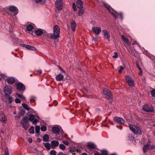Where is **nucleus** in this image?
I'll use <instances>...</instances> for the list:
<instances>
[{
    "instance_id": "f8f14e48",
    "label": "nucleus",
    "mask_w": 155,
    "mask_h": 155,
    "mask_svg": "<svg viewBox=\"0 0 155 155\" xmlns=\"http://www.w3.org/2000/svg\"><path fill=\"white\" fill-rule=\"evenodd\" d=\"M9 10L11 12H12L14 15H16L18 12L17 8L14 6H10L9 8Z\"/></svg>"
},
{
    "instance_id": "79ce46f5",
    "label": "nucleus",
    "mask_w": 155,
    "mask_h": 155,
    "mask_svg": "<svg viewBox=\"0 0 155 155\" xmlns=\"http://www.w3.org/2000/svg\"><path fill=\"white\" fill-rule=\"evenodd\" d=\"M35 97H31L30 98V101L31 102H34L35 101Z\"/></svg>"
},
{
    "instance_id": "7c9ffc66",
    "label": "nucleus",
    "mask_w": 155,
    "mask_h": 155,
    "mask_svg": "<svg viewBox=\"0 0 155 155\" xmlns=\"http://www.w3.org/2000/svg\"><path fill=\"white\" fill-rule=\"evenodd\" d=\"M29 133L31 134H34V127L33 126L31 127L29 130Z\"/></svg>"
},
{
    "instance_id": "2eb2a0df",
    "label": "nucleus",
    "mask_w": 155,
    "mask_h": 155,
    "mask_svg": "<svg viewBox=\"0 0 155 155\" xmlns=\"http://www.w3.org/2000/svg\"><path fill=\"white\" fill-rule=\"evenodd\" d=\"M51 147L53 149H54L58 147L59 144V143L58 141L56 140H52L51 142Z\"/></svg>"
},
{
    "instance_id": "680f3d73",
    "label": "nucleus",
    "mask_w": 155,
    "mask_h": 155,
    "mask_svg": "<svg viewBox=\"0 0 155 155\" xmlns=\"http://www.w3.org/2000/svg\"><path fill=\"white\" fill-rule=\"evenodd\" d=\"M42 0H35V2L37 3L41 2Z\"/></svg>"
},
{
    "instance_id": "5701e85b",
    "label": "nucleus",
    "mask_w": 155,
    "mask_h": 155,
    "mask_svg": "<svg viewBox=\"0 0 155 155\" xmlns=\"http://www.w3.org/2000/svg\"><path fill=\"white\" fill-rule=\"evenodd\" d=\"M87 147L91 149L95 148L96 147V145L94 143L89 142L88 143L87 145Z\"/></svg>"
},
{
    "instance_id": "20e7f679",
    "label": "nucleus",
    "mask_w": 155,
    "mask_h": 155,
    "mask_svg": "<svg viewBox=\"0 0 155 155\" xmlns=\"http://www.w3.org/2000/svg\"><path fill=\"white\" fill-rule=\"evenodd\" d=\"M35 27V26L34 24L30 23L28 24L26 27V31L32 35H33L32 30Z\"/></svg>"
},
{
    "instance_id": "412c9836",
    "label": "nucleus",
    "mask_w": 155,
    "mask_h": 155,
    "mask_svg": "<svg viewBox=\"0 0 155 155\" xmlns=\"http://www.w3.org/2000/svg\"><path fill=\"white\" fill-rule=\"evenodd\" d=\"M35 135L37 137H38L40 135V127L39 126H37L35 127Z\"/></svg>"
},
{
    "instance_id": "a19ab883",
    "label": "nucleus",
    "mask_w": 155,
    "mask_h": 155,
    "mask_svg": "<svg viewBox=\"0 0 155 155\" xmlns=\"http://www.w3.org/2000/svg\"><path fill=\"white\" fill-rule=\"evenodd\" d=\"M104 5L106 7L109 12H110V8L107 4L104 3Z\"/></svg>"
},
{
    "instance_id": "0e129e2a",
    "label": "nucleus",
    "mask_w": 155,
    "mask_h": 155,
    "mask_svg": "<svg viewBox=\"0 0 155 155\" xmlns=\"http://www.w3.org/2000/svg\"><path fill=\"white\" fill-rule=\"evenodd\" d=\"M129 137V138L131 140H134V137L132 135L130 137Z\"/></svg>"
},
{
    "instance_id": "a18cd8bd",
    "label": "nucleus",
    "mask_w": 155,
    "mask_h": 155,
    "mask_svg": "<svg viewBox=\"0 0 155 155\" xmlns=\"http://www.w3.org/2000/svg\"><path fill=\"white\" fill-rule=\"evenodd\" d=\"M36 73L37 74L40 75L42 73V71L41 70H37L36 71Z\"/></svg>"
},
{
    "instance_id": "9d476101",
    "label": "nucleus",
    "mask_w": 155,
    "mask_h": 155,
    "mask_svg": "<svg viewBox=\"0 0 155 155\" xmlns=\"http://www.w3.org/2000/svg\"><path fill=\"white\" fill-rule=\"evenodd\" d=\"M103 94L106 98H109L112 97L110 91L106 88L104 89Z\"/></svg>"
},
{
    "instance_id": "37998d69",
    "label": "nucleus",
    "mask_w": 155,
    "mask_h": 155,
    "mask_svg": "<svg viewBox=\"0 0 155 155\" xmlns=\"http://www.w3.org/2000/svg\"><path fill=\"white\" fill-rule=\"evenodd\" d=\"M72 7L73 9V10L74 11L76 12L77 11V9L76 7V4L74 3H73Z\"/></svg>"
},
{
    "instance_id": "c756f323",
    "label": "nucleus",
    "mask_w": 155,
    "mask_h": 155,
    "mask_svg": "<svg viewBox=\"0 0 155 155\" xmlns=\"http://www.w3.org/2000/svg\"><path fill=\"white\" fill-rule=\"evenodd\" d=\"M23 127L25 129H27L29 125L28 123H21Z\"/></svg>"
},
{
    "instance_id": "b1692460",
    "label": "nucleus",
    "mask_w": 155,
    "mask_h": 155,
    "mask_svg": "<svg viewBox=\"0 0 155 155\" xmlns=\"http://www.w3.org/2000/svg\"><path fill=\"white\" fill-rule=\"evenodd\" d=\"M64 78V76L61 74H59L56 77V79L57 81H62Z\"/></svg>"
},
{
    "instance_id": "e433bc0d",
    "label": "nucleus",
    "mask_w": 155,
    "mask_h": 155,
    "mask_svg": "<svg viewBox=\"0 0 155 155\" xmlns=\"http://www.w3.org/2000/svg\"><path fill=\"white\" fill-rule=\"evenodd\" d=\"M101 151L102 154H101V155H107L108 152L106 150H102Z\"/></svg>"
},
{
    "instance_id": "e2e57ef3",
    "label": "nucleus",
    "mask_w": 155,
    "mask_h": 155,
    "mask_svg": "<svg viewBox=\"0 0 155 155\" xmlns=\"http://www.w3.org/2000/svg\"><path fill=\"white\" fill-rule=\"evenodd\" d=\"M64 154L63 153L61 152H59V153L57 155H64Z\"/></svg>"
},
{
    "instance_id": "f3484780",
    "label": "nucleus",
    "mask_w": 155,
    "mask_h": 155,
    "mask_svg": "<svg viewBox=\"0 0 155 155\" xmlns=\"http://www.w3.org/2000/svg\"><path fill=\"white\" fill-rule=\"evenodd\" d=\"M52 130L54 134L58 135L59 134L60 129L58 127L55 126L52 127Z\"/></svg>"
},
{
    "instance_id": "393cba45",
    "label": "nucleus",
    "mask_w": 155,
    "mask_h": 155,
    "mask_svg": "<svg viewBox=\"0 0 155 155\" xmlns=\"http://www.w3.org/2000/svg\"><path fill=\"white\" fill-rule=\"evenodd\" d=\"M7 81L8 83L12 84L14 83L15 80L13 78L10 77L7 79Z\"/></svg>"
},
{
    "instance_id": "bb28decb",
    "label": "nucleus",
    "mask_w": 155,
    "mask_h": 155,
    "mask_svg": "<svg viewBox=\"0 0 155 155\" xmlns=\"http://www.w3.org/2000/svg\"><path fill=\"white\" fill-rule=\"evenodd\" d=\"M150 148V146L149 144H146L144 145L143 147V150L144 153H145L146 150H149Z\"/></svg>"
},
{
    "instance_id": "7ed1b4c3",
    "label": "nucleus",
    "mask_w": 155,
    "mask_h": 155,
    "mask_svg": "<svg viewBox=\"0 0 155 155\" xmlns=\"http://www.w3.org/2000/svg\"><path fill=\"white\" fill-rule=\"evenodd\" d=\"M28 116H29V120L31 121L33 124L36 125L37 123L39 122V120H37V118L40 119L39 117L37 115L35 116L33 114H31Z\"/></svg>"
},
{
    "instance_id": "052dcab7",
    "label": "nucleus",
    "mask_w": 155,
    "mask_h": 155,
    "mask_svg": "<svg viewBox=\"0 0 155 155\" xmlns=\"http://www.w3.org/2000/svg\"><path fill=\"white\" fill-rule=\"evenodd\" d=\"M28 140L29 142L30 143H31L32 141V140L31 138H28Z\"/></svg>"
},
{
    "instance_id": "bf43d9fd",
    "label": "nucleus",
    "mask_w": 155,
    "mask_h": 155,
    "mask_svg": "<svg viewBox=\"0 0 155 155\" xmlns=\"http://www.w3.org/2000/svg\"><path fill=\"white\" fill-rule=\"evenodd\" d=\"M137 65V67L140 70H141V69L140 68V67L139 65L137 64H136Z\"/></svg>"
},
{
    "instance_id": "4c0bfd02",
    "label": "nucleus",
    "mask_w": 155,
    "mask_h": 155,
    "mask_svg": "<svg viewBox=\"0 0 155 155\" xmlns=\"http://www.w3.org/2000/svg\"><path fill=\"white\" fill-rule=\"evenodd\" d=\"M50 153L51 155H56V152L55 150H51L50 151Z\"/></svg>"
},
{
    "instance_id": "ea45409f",
    "label": "nucleus",
    "mask_w": 155,
    "mask_h": 155,
    "mask_svg": "<svg viewBox=\"0 0 155 155\" xmlns=\"http://www.w3.org/2000/svg\"><path fill=\"white\" fill-rule=\"evenodd\" d=\"M47 128L45 126H42L41 127V130L42 131H46Z\"/></svg>"
},
{
    "instance_id": "c03bdc74",
    "label": "nucleus",
    "mask_w": 155,
    "mask_h": 155,
    "mask_svg": "<svg viewBox=\"0 0 155 155\" xmlns=\"http://www.w3.org/2000/svg\"><path fill=\"white\" fill-rule=\"evenodd\" d=\"M151 94L153 97H155V90L152 91L151 92Z\"/></svg>"
},
{
    "instance_id": "c9c22d12",
    "label": "nucleus",
    "mask_w": 155,
    "mask_h": 155,
    "mask_svg": "<svg viewBox=\"0 0 155 155\" xmlns=\"http://www.w3.org/2000/svg\"><path fill=\"white\" fill-rule=\"evenodd\" d=\"M0 120L3 123H6L7 121V118L4 117H2Z\"/></svg>"
},
{
    "instance_id": "f03ea898",
    "label": "nucleus",
    "mask_w": 155,
    "mask_h": 155,
    "mask_svg": "<svg viewBox=\"0 0 155 155\" xmlns=\"http://www.w3.org/2000/svg\"><path fill=\"white\" fill-rule=\"evenodd\" d=\"M129 127L130 130L135 134L137 135H141L142 132L138 126L129 124Z\"/></svg>"
},
{
    "instance_id": "ddd939ff",
    "label": "nucleus",
    "mask_w": 155,
    "mask_h": 155,
    "mask_svg": "<svg viewBox=\"0 0 155 155\" xmlns=\"http://www.w3.org/2000/svg\"><path fill=\"white\" fill-rule=\"evenodd\" d=\"M4 92L5 95H10L12 94V91L11 88L8 86L5 87Z\"/></svg>"
},
{
    "instance_id": "39448f33",
    "label": "nucleus",
    "mask_w": 155,
    "mask_h": 155,
    "mask_svg": "<svg viewBox=\"0 0 155 155\" xmlns=\"http://www.w3.org/2000/svg\"><path fill=\"white\" fill-rule=\"evenodd\" d=\"M55 6L58 10H61L63 7V3L62 0H56Z\"/></svg>"
},
{
    "instance_id": "a211bd4d",
    "label": "nucleus",
    "mask_w": 155,
    "mask_h": 155,
    "mask_svg": "<svg viewBox=\"0 0 155 155\" xmlns=\"http://www.w3.org/2000/svg\"><path fill=\"white\" fill-rule=\"evenodd\" d=\"M76 6L78 8L81 9L83 8V2L81 0H78L76 2Z\"/></svg>"
},
{
    "instance_id": "49530a36",
    "label": "nucleus",
    "mask_w": 155,
    "mask_h": 155,
    "mask_svg": "<svg viewBox=\"0 0 155 155\" xmlns=\"http://www.w3.org/2000/svg\"><path fill=\"white\" fill-rule=\"evenodd\" d=\"M62 142L65 145H68L69 144V143L66 140H63Z\"/></svg>"
},
{
    "instance_id": "6e6552de",
    "label": "nucleus",
    "mask_w": 155,
    "mask_h": 155,
    "mask_svg": "<svg viewBox=\"0 0 155 155\" xmlns=\"http://www.w3.org/2000/svg\"><path fill=\"white\" fill-rule=\"evenodd\" d=\"M143 109L145 111L147 112H152L153 110V109L150 104H145L144 105Z\"/></svg>"
},
{
    "instance_id": "dca6fc26",
    "label": "nucleus",
    "mask_w": 155,
    "mask_h": 155,
    "mask_svg": "<svg viewBox=\"0 0 155 155\" xmlns=\"http://www.w3.org/2000/svg\"><path fill=\"white\" fill-rule=\"evenodd\" d=\"M17 87L19 91H23L25 90V87L22 83H18L17 84Z\"/></svg>"
},
{
    "instance_id": "3c124183",
    "label": "nucleus",
    "mask_w": 155,
    "mask_h": 155,
    "mask_svg": "<svg viewBox=\"0 0 155 155\" xmlns=\"http://www.w3.org/2000/svg\"><path fill=\"white\" fill-rule=\"evenodd\" d=\"M29 50L34 51L36 50L37 49L35 47L31 46V47H30Z\"/></svg>"
},
{
    "instance_id": "8fccbe9b",
    "label": "nucleus",
    "mask_w": 155,
    "mask_h": 155,
    "mask_svg": "<svg viewBox=\"0 0 155 155\" xmlns=\"http://www.w3.org/2000/svg\"><path fill=\"white\" fill-rule=\"evenodd\" d=\"M15 102L17 103H21V100L18 98H16L15 99Z\"/></svg>"
},
{
    "instance_id": "a878e982",
    "label": "nucleus",
    "mask_w": 155,
    "mask_h": 155,
    "mask_svg": "<svg viewBox=\"0 0 155 155\" xmlns=\"http://www.w3.org/2000/svg\"><path fill=\"white\" fill-rule=\"evenodd\" d=\"M49 137L48 135L45 134L43 136V140L45 142H48L49 141Z\"/></svg>"
},
{
    "instance_id": "0eeeda50",
    "label": "nucleus",
    "mask_w": 155,
    "mask_h": 155,
    "mask_svg": "<svg viewBox=\"0 0 155 155\" xmlns=\"http://www.w3.org/2000/svg\"><path fill=\"white\" fill-rule=\"evenodd\" d=\"M3 100L5 102L10 104L13 101V98L9 95H5L2 98Z\"/></svg>"
},
{
    "instance_id": "cd10ccee",
    "label": "nucleus",
    "mask_w": 155,
    "mask_h": 155,
    "mask_svg": "<svg viewBox=\"0 0 155 155\" xmlns=\"http://www.w3.org/2000/svg\"><path fill=\"white\" fill-rule=\"evenodd\" d=\"M44 146L47 150H49L51 147V143L50 144L48 143H47L45 144Z\"/></svg>"
},
{
    "instance_id": "4be33fe9",
    "label": "nucleus",
    "mask_w": 155,
    "mask_h": 155,
    "mask_svg": "<svg viewBox=\"0 0 155 155\" xmlns=\"http://www.w3.org/2000/svg\"><path fill=\"white\" fill-rule=\"evenodd\" d=\"M71 28L73 31H75L76 29V24L75 21H73L71 22Z\"/></svg>"
},
{
    "instance_id": "864d4df0",
    "label": "nucleus",
    "mask_w": 155,
    "mask_h": 155,
    "mask_svg": "<svg viewBox=\"0 0 155 155\" xmlns=\"http://www.w3.org/2000/svg\"><path fill=\"white\" fill-rule=\"evenodd\" d=\"M117 14H118V15H120V18L121 19H123V14L121 12H120L119 13H117Z\"/></svg>"
},
{
    "instance_id": "423d86ee",
    "label": "nucleus",
    "mask_w": 155,
    "mask_h": 155,
    "mask_svg": "<svg viewBox=\"0 0 155 155\" xmlns=\"http://www.w3.org/2000/svg\"><path fill=\"white\" fill-rule=\"evenodd\" d=\"M125 79L129 86L133 87L134 85V81L130 77L127 76L125 77Z\"/></svg>"
},
{
    "instance_id": "f704fd0d",
    "label": "nucleus",
    "mask_w": 155,
    "mask_h": 155,
    "mask_svg": "<svg viewBox=\"0 0 155 155\" xmlns=\"http://www.w3.org/2000/svg\"><path fill=\"white\" fill-rule=\"evenodd\" d=\"M16 94L18 97L21 98V99H24V100L25 99V97L23 95L20 94H17V93Z\"/></svg>"
},
{
    "instance_id": "603ef678",
    "label": "nucleus",
    "mask_w": 155,
    "mask_h": 155,
    "mask_svg": "<svg viewBox=\"0 0 155 155\" xmlns=\"http://www.w3.org/2000/svg\"><path fill=\"white\" fill-rule=\"evenodd\" d=\"M116 19H117L118 18V17L114 13H112V12H111L110 11L109 12Z\"/></svg>"
},
{
    "instance_id": "aec40b11",
    "label": "nucleus",
    "mask_w": 155,
    "mask_h": 155,
    "mask_svg": "<svg viewBox=\"0 0 155 155\" xmlns=\"http://www.w3.org/2000/svg\"><path fill=\"white\" fill-rule=\"evenodd\" d=\"M102 33L104 36L106 37L108 40L110 41V35L108 31L104 29L102 31Z\"/></svg>"
},
{
    "instance_id": "6ab92c4d",
    "label": "nucleus",
    "mask_w": 155,
    "mask_h": 155,
    "mask_svg": "<svg viewBox=\"0 0 155 155\" xmlns=\"http://www.w3.org/2000/svg\"><path fill=\"white\" fill-rule=\"evenodd\" d=\"M22 106L25 109L31 112L32 113H33L34 112V110L31 108L29 107L27 104L25 103H22Z\"/></svg>"
},
{
    "instance_id": "72a5a7b5",
    "label": "nucleus",
    "mask_w": 155,
    "mask_h": 155,
    "mask_svg": "<svg viewBox=\"0 0 155 155\" xmlns=\"http://www.w3.org/2000/svg\"><path fill=\"white\" fill-rule=\"evenodd\" d=\"M84 11L83 10H80L78 12V15L80 16H81L84 13Z\"/></svg>"
},
{
    "instance_id": "6e6d98bb",
    "label": "nucleus",
    "mask_w": 155,
    "mask_h": 155,
    "mask_svg": "<svg viewBox=\"0 0 155 155\" xmlns=\"http://www.w3.org/2000/svg\"><path fill=\"white\" fill-rule=\"evenodd\" d=\"M26 45H25L24 44H21L20 45V46L22 47H25L26 48Z\"/></svg>"
},
{
    "instance_id": "de8ad7c7",
    "label": "nucleus",
    "mask_w": 155,
    "mask_h": 155,
    "mask_svg": "<svg viewBox=\"0 0 155 155\" xmlns=\"http://www.w3.org/2000/svg\"><path fill=\"white\" fill-rule=\"evenodd\" d=\"M114 55L112 57L114 58H116L117 57L118 55L117 53L116 52H115L114 53Z\"/></svg>"
},
{
    "instance_id": "13d9d810",
    "label": "nucleus",
    "mask_w": 155,
    "mask_h": 155,
    "mask_svg": "<svg viewBox=\"0 0 155 155\" xmlns=\"http://www.w3.org/2000/svg\"><path fill=\"white\" fill-rule=\"evenodd\" d=\"M112 97H111L110 98H107V99H108L109 100V102L111 103L112 102Z\"/></svg>"
},
{
    "instance_id": "5fc2aeb1",
    "label": "nucleus",
    "mask_w": 155,
    "mask_h": 155,
    "mask_svg": "<svg viewBox=\"0 0 155 155\" xmlns=\"http://www.w3.org/2000/svg\"><path fill=\"white\" fill-rule=\"evenodd\" d=\"M31 45H26L25 48L28 50H29V49H30V47H31Z\"/></svg>"
},
{
    "instance_id": "58836bf2",
    "label": "nucleus",
    "mask_w": 155,
    "mask_h": 155,
    "mask_svg": "<svg viewBox=\"0 0 155 155\" xmlns=\"http://www.w3.org/2000/svg\"><path fill=\"white\" fill-rule=\"evenodd\" d=\"M25 113V110H21L20 113V116H23L24 115V114Z\"/></svg>"
},
{
    "instance_id": "2f4dec72",
    "label": "nucleus",
    "mask_w": 155,
    "mask_h": 155,
    "mask_svg": "<svg viewBox=\"0 0 155 155\" xmlns=\"http://www.w3.org/2000/svg\"><path fill=\"white\" fill-rule=\"evenodd\" d=\"M59 147L62 150H64L66 148V146L63 144H60L59 145Z\"/></svg>"
},
{
    "instance_id": "9b49d317",
    "label": "nucleus",
    "mask_w": 155,
    "mask_h": 155,
    "mask_svg": "<svg viewBox=\"0 0 155 155\" xmlns=\"http://www.w3.org/2000/svg\"><path fill=\"white\" fill-rule=\"evenodd\" d=\"M46 32V31L43 29L41 28H38L35 31V33L37 36H41L42 34H45Z\"/></svg>"
},
{
    "instance_id": "09e8293b",
    "label": "nucleus",
    "mask_w": 155,
    "mask_h": 155,
    "mask_svg": "<svg viewBox=\"0 0 155 155\" xmlns=\"http://www.w3.org/2000/svg\"><path fill=\"white\" fill-rule=\"evenodd\" d=\"M5 155H9L8 149L7 148H6L5 150Z\"/></svg>"
},
{
    "instance_id": "473e14b6",
    "label": "nucleus",
    "mask_w": 155,
    "mask_h": 155,
    "mask_svg": "<svg viewBox=\"0 0 155 155\" xmlns=\"http://www.w3.org/2000/svg\"><path fill=\"white\" fill-rule=\"evenodd\" d=\"M28 119L27 118H24L21 121L20 123H28Z\"/></svg>"
},
{
    "instance_id": "69168bd1",
    "label": "nucleus",
    "mask_w": 155,
    "mask_h": 155,
    "mask_svg": "<svg viewBox=\"0 0 155 155\" xmlns=\"http://www.w3.org/2000/svg\"><path fill=\"white\" fill-rule=\"evenodd\" d=\"M120 69L122 71L124 69V67L122 66H120Z\"/></svg>"
},
{
    "instance_id": "1a4fd4ad",
    "label": "nucleus",
    "mask_w": 155,
    "mask_h": 155,
    "mask_svg": "<svg viewBox=\"0 0 155 155\" xmlns=\"http://www.w3.org/2000/svg\"><path fill=\"white\" fill-rule=\"evenodd\" d=\"M113 120L116 123L120 124H122L125 122V121L122 118L118 117H114Z\"/></svg>"
},
{
    "instance_id": "338daca9",
    "label": "nucleus",
    "mask_w": 155,
    "mask_h": 155,
    "mask_svg": "<svg viewBox=\"0 0 155 155\" xmlns=\"http://www.w3.org/2000/svg\"><path fill=\"white\" fill-rule=\"evenodd\" d=\"M93 40H94V41H96L97 40V39L96 38L93 37L92 38Z\"/></svg>"
},
{
    "instance_id": "f257e3e1",
    "label": "nucleus",
    "mask_w": 155,
    "mask_h": 155,
    "mask_svg": "<svg viewBox=\"0 0 155 155\" xmlns=\"http://www.w3.org/2000/svg\"><path fill=\"white\" fill-rule=\"evenodd\" d=\"M60 28L57 25H55L53 27V34L51 33L47 34L46 36L49 38L55 40L59 37Z\"/></svg>"
},
{
    "instance_id": "4d7b16f0",
    "label": "nucleus",
    "mask_w": 155,
    "mask_h": 155,
    "mask_svg": "<svg viewBox=\"0 0 155 155\" xmlns=\"http://www.w3.org/2000/svg\"><path fill=\"white\" fill-rule=\"evenodd\" d=\"M58 68H59V69L62 71L64 73H65V71H64L62 68H61L60 67L58 66Z\"/></svg>"
},
{
    "instance_id": "4468645a",
    "label": "nucleus",
    "mask_w": 155,
    "mask_h": 155,
    "mask_svg": "<svg viewBox=\"0 0 155 155\" xmlns=\"http://www.w3.org/2000/svg\"><path fill=\"white\" fill-rule=\"evenodd\" d=\"M92 30L96 35H99L101 31V28L99 27H93Z\"/></svg>"
},
{
    "instance_id": "c85d7f7f",
    "label": "nucleus",
    "mask_w": 155,
    "mask_h": 155,
    "mask_svg": "<svg viewBox=\"0 0 155 155\" xmlns=\"http://www.w3.org/2000/svg\"><path fill=\"white\" fill-rule=\"evenodd\" d=\"M122 39L124 41V42L126 44H128L129 41L128 39L126 38L124 35H121Z\"/></svg>"
},
{
    "instance_id": "774afa93",
    "label": "nucleus",
    "mask_w": 155,
    "mask_h": 155,
    "mask_svg": "<svg viewBox=\"0 0 155 155\" xmlns=\"http://www.w3.org/2000/svg\"><path fill=\"white\" fill-rule=\"evenodd\" d=\"M137 44V42L136 41H135L133 42V43H132L133 45H134Z\"/></svg>"
}]
</instances>
